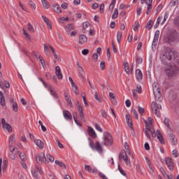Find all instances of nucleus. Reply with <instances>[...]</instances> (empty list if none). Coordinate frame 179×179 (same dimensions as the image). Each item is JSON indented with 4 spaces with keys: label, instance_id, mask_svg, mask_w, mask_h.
Masks as SVG:
<instances>
[{
    "label": "nucleus",
    "instance_id": "nucleus-16",
    "mask_svg": "<svg viewBox=\"0 0 179 179\" xmlns=\"http://www.w3.org/2000/svg\"><path fill=\"white\" fill-rule=\"evenodd\" d=\"M94 149H96V152L98 153H100V155H101L103 153V148H101V145H100V142L96 141L95 143Z\"/></svg>",
    "mask_w": 179,
    "mask_h": 179
},
{
    "label": "nucleus",
    "instance_id": "nucleus-61",
    "mask_svg": "<svg viewBox=\"0 0 179 179\" xmlns=\"http://www.w3.org/2000/svg\"><path fill=\"white\" fill-rule=\"evenodd\" d=\"M95 128H96V131H99V132H103V129H101L100 125H99V124H97V123L95 124Z\"/></svg>",
    "mask_w": 179,
    "mask_h": 179
},
{
    "label": "nucleus",
    "instance_id": "nucleus-48",
    "mask_svg": "<svg viewBox=\"0 0 179 179\" xmlns=\"http://www.w3.org/2000/svg\"><path fill=\"white\" fill-rule=\"evenodd\" d=\"M145 129L151 132V134L155 132V129H153V124H151L149 127H146Z\"/></svg>",
    "mask_w": 179,
    "mask_h": 179
},
{
    "label": "nucleus",
    "instance_id": "nucleus-37",
    "mask_svg": "<svg viewBox=\"0 0 179 179\" xmlns=\"http://www.w3.org/2000/svg\"><path fill=\"white\" fill-rule=\"evenodd\" d=\"M8 149L10 153H15V150H17V147L8 145Z\"/></svg>",
    "mask_w": 179,
    "mask_h": 179
},
{
    "label": "nucleus",
    "instance_id": "nucleus-39",
    "mask_svg": "<svg viewBox=\"0 0 179 179\" xmlns=\"http://www.w3.org/2000/svg\"><path fill=\"white\" fill-rule=\"evenodd\" d=\"M28 31H30L31 33H34V27H33V25H31V23H28V27H27Z\"/></svg>",
    "mask_w": 179,
    "mask_h": 179
},
{
    "label": "nucleus",
    "instance_id": "nucleus-49",
    "mask_svg": "<svg viewBox=\"0 0 179 179\" xmlns=\"http://www.w3.org/2000/svg\"><path fill=\"white\" fill-rule=\"evenodd\" d=\"M106 54H107V57H108V60L110 61L111 59V52L110 51V48H107Z\"/></svg>",
    "mask_w": 179,
    "mask_h": 179
},
{
    "label": "nucleus",
    "instance_id": "nucleus-62",
    "mask_svg": "<svg viewBox=\"0 0 179 179\" xmlns=\"http://www.w3.org/2000/svg\"><path fill=\"white\" fill-rule=\"evenodd\" d=\"M138 113H140V114L141 115H143V113H145V108H142L141 106H138Z\"/></svg>",
    "mask_w": 179,
    "mask_h": 179
},
{
    "label": "nucleus",
    "instance_id": "nucleus-32",
    "mask_svg": "<svg viewBox=\"0 0 179 179\" xmlns=\"http://www.w3.org/2000/svg\"><path fill=\"white\" fill-rule=\"evenodd\" d=\"M121 38H122V32L117 31V41L118 44H120V43L121 41Z\"/></svg>",
    "mask_w": 179,
    "mask_h": 179
},
{
    "label": "nucleus",
    "instance_id": "nucleus-9",
    "mask_svg": "<svg viewBox=\"0 0 179 179\" xmlns=\"http://www.w3.org/2000/svg\"><path fill=\"white\" fill-rule=\"evenodd\" d=\"M153 2V0H146L145 3L148 6H147V12L146 15H150V13L152 12V3Z\"/></svg>",
    "mask_w": 179,
    "mask_h": 179
},
{
    "label": "nucleus",
    "instance_id": "nucleus-50",
    "mask_svg": "<svg viewBox=\"0 0 179 179\" xmlns=\"http://www.w3.org/2000/svg\"><path fill=\"white\" fill-rule=\"evenodd\" d=\"M8 157L10 159H11V160H15L16 159V154L15 152H10L8 155Z\"/></svg>",
    "mask_w": 179,
    "mask_h": 179
},
{
    "label": "nucleus",
    "instance_id": "nucleus-56",
    "mask_svg": "<svg viewBox=\"0 0 179 179\" xmlns=\"http://www.w3.org/2000/svg\"><path fill=\"white\" fill-rule=\"evenodd\" d=\"M46 156H47L48 160H50V162H54L55 160V158H54V157H52L50 154H47Z\"/></svg>",
    "mask_w": 179,
    "mask_h": 179
},
{
    "label": "nucleus",
    "instance_id": "nucleus-58",
    "mask_svg": "<svg viewBox=\"0 0 179 179\" xmlns=\"http://www.w3.org/2000/svg\"><path fill=\"white\" fill-rule=\"evenodd\" d=\"M101 114L102 117H103V118H106V120H107V112H106L105 110H101Z\"/></svg>",
    "mask_w": 179,
    "mask_h": 179
},
{
    "label": "nucleus",
    "instance_id": "nucleus-6",
    "mask_svg": "<svg viewBox=\"0 0 179 179\" xmlns=\"http://www.w3.org/2000/svg\"><path fill=\"white\" fill-rule=\"evenodd\" d=\"M122 159L125 162L127 166H131V161L128 159V155L125 150H122L119 154V160H122Z\"/></svg>",
    "mask_w": 179,
    "mask_h": 179
},
{
    "label": "nucleus",
    "instance_id": "nucleus-41",
    "mask_svg": "<svg viewBox=\"0 0 179 179\" xmlns=\"http://www.w3.org/2000/svg\"><path fill=\"white\" fill-rule=\"evenodd\" d=\"M173 24H175V26L179 29V15L176 17V18L173 20Z\"/></svg>",
    "mask_w": 179,
    "mask_h": 179
},
{
    "label": "nucleus",
    "instance_id": "nucleus-5",
    "mask_svg": "<svg viewBox=\"0 0 179 179\" xmlns=\"http://www.w3.org/2000/svg\"><path fill=\"white\" fill-rule=\"evenodd\" d=\"M151 108L155 115L159 118L160 117V110H162V105H157V103L156 101H152L151 105Z\"/></svg>",
    "mask_w": 179,
    "mask_h": 179
},
{
    "label": "nucleus",
    "instance_id": "nucleus-21",
    "mask_svg": "<svg viewBox=\"0 0 179 179\" xmlns=\"http://www.w3.org/2000/svg\"><path fill=\"white\" fill-rule=\"evenodd\" d=\"M42 18L43 19L45 23L47 24V26H48L49 29L50 30H52V26H51V22H50V20L44 16V15H42Z\"/></svg>",
    "mask_w": 179,
    "mask_h": 179
},
{
    "label": "nucleus",
    "instance_id": "nucleus-18",
    "mask_svg": "<svg viewBox=\"0 0 179 179\" xmlns=\"http://www.w3.org/2000/svg\"><path fill=\"white\" fill-rule=\"evenodd\" d=\"M34 142L39 149H44V142H43L41 140L36 139L34 141Z\"/></svg>",
    "mask_w": 179,
    "mask_h": 179
},
{
    "label": "nucleus",
    "instance_id": "nucleus-17",
    "mask_svg": "<svg viewBox=\"0 0 179 179\" xmlns=\"http://www.w3.org/2000/svg\"><path fill=\"white\" fill-rule=\"evenodd\" d=\"M52 7L54 12H55L56 13H62V10H61V6H59V4L54 3L52 5Z\"/></svg>",
    "mask_w": 179,
    "mask_h": 179
},
{
    "label": "nucleus",
    "instance_id": "nucleus-13",
    "mask_svg": "<svg viewBox=\"0 0 179 179\" xmlns=\"http://www.w3.org/2000/svg\"><path fill=\"white\" fill-rule=\"evenodd\" d=\"M126 121L127 124H128V126L131 128V129L134 130V127H132L134 124L132 123V119L131 118V115L129 114L126 115Z\"/></svg>",
    "mask_w": 179,
    "mask_h": 179
},
{
    "label": "nucleus",
    "instance_id": "nucleus-20",
    "mask_svg": "<svg viewBox=\"0 0 179 179\" xmlns=\"http://www.w3.org/2000/svg\"><path fill=\"white\" fill-rule=\"evenodd\" d=\"M136 77L137 80H142V78H143V74H142V71L139 69L136 70Z\"/></svg>",
    "mask_w": 179,
    "mask_h": 179
},
{
    "label": "nucleus",
    "instance_id": "nucleus-44",
    "mask_svg": "<svg viewBox=\"0 0 179 179\" xmlns=\"http://www.w3.org/2000/svg\"><path fill=\"white\" fill-rule=\"evenodd\" d=\"M29 6L31 8V9H34V10H36V3H34V2H33V1H29L28 2Z\"/></svg>",
    "mask_w": 179,
    "mask_h": 179
},
{
    "label": "nucleus",
    "instance_id": "nucleus-45",
    "mask_svg": "<svg viewBox=\"0 0 179 179\" xmlns=\"http://www.w3.org/2000/svg\"><path fill=\"white\" fill-rule=\"evenodd\" d=\"M92 58H93V61L94 62H97L99 61V54L97 53H94L92 55Z\"/></svg>",
    "mask_w": 179,
    "mask_h": 179
},
{
    "label": "nucleus",
    "instance_id": "nucleus-51",
    "mask_svg": "<svg viewBox=\"0 0 179 179\" xmlns=\"http://www.w3.org/2000/svg\"><path fill=\"white\" fill-rule=\"evenodd\" d=\"M90 140V148H92V149H94L96 144H94V141H93V140H91L90 138H89Z\"/></svg>",
    "mask_w": 179,
    "mask_h": 179
},
{
    "label": "nucleus",
    "instance_id": "nucleus-53",
    "mask_svg": "<svg viewBox=\"0 0 179 179\" xmlns=\"http://www.w3.org/2000/svg\"><path fill=\"white\" fill-rule=\"evenodd\" d=\"M118 170L122 176H127V173H125V171H124V169H122V168H121V166L120 164L118 165Z\"/></svg>",
    "mask_w": 179,
    "mask_h": 179
},
{
    "label": "nucleus",
    "instance_id": "nucleus-60",
    "mask_svg": "<svg viewBox=\"0 0 179 179\" xmlns=\"http://www.w3.org/2000/svg\"><path fill=\"white\" fill-rule=\"evenodd\" d=\"M159 36H160V31H156L154 40H159Z\"/></svg>",
    "mask_w": 179,
    "mask_h": 179
},
{
    "label": "nucleus",
    "instance_id": "nucleus-30",
    "mask_svg": "<svg viewBox=\"0 0 179 179\" xmlns=\"http://www.w3.org/2000/svg\"><path fill=\"white\" fill-rule=\"evenodd\" d=\"M22 31L25 38H27L29 40V41H31V38L30 37V35L26 31V29H24V28L22 29Z\"/></svg>",
    "mask_w": 179,
    "mask_h": 179
},
{
    "label": "nucleus",
    "instance_id": "nucleus-28",
    "mask_svg": "<svg viewBox=\"0 0 179 179\" xmlns=\"http://www.w3.org/2000/svg\"><path fill=\"white\" fill-rule=\"evenodd\" d=\"M41 2L43 3V8H45L46 9H50V3H48L47 0H41Z\"/></svg>",
    "mask_w": 179,
    "mask_h": 179
},
{
    "label": "nucleus",
    "instance_id": "nucleus-55",
    "mask_svg": "<svg viewBox=\"0 0 179 179\" xmlns=\"http://www.w3.org/2000/svg\"><path fill=\"white\" fill-rule=\"evenodd\" d=\"M131 113H133V114H134V117H135V118H136V120H139V116H138V112H136V110L133 109V110H131Z\"/></svg>",
    "mask_w": 179,
    "mask_h": 179
},
{
    "label": "nucleus",
    "instance_id": "nucleus-36",
    "mask_svg": "<svg viewBox=\"0 0 179 179\" xmlns=\"http://www.w3.org/2000/svg\"><path fill=\"white\" fill-rule=\"evenodd\" d=\"M90 26V23H89V22L86 21V22H83V32L85 33V29H87Z\"/></svg>",
    "mask_w": 179,
    "mask_h": 179
},
{
    "label": "nucleus",
    "instance_id": "nucleus-52",
    "mask_svg": "<svg viewBox=\"0 0 179 179\" xmlns=\"http://www.w3.org/2000/svg\"><path fill=\"white\" fill-rule=\"evenodd\" d=\"M100 68H101V71H104L106 69V62H104V61L101 62Z\"/></svg>",
    "mask_w": 179,
    "mask_h": 179
},
{
    "label": "nucleus",
    "instance_id": "nucleus-46",
    "mask_svg": "<svg viewBox=\"0 0 179 179\" xmlns=\"http://www.w3.org/2000/svg\"><path fill=\"white\" fill-rule=\"evenodd\" d=\"M170 120L167 117H166L164 120V123L168 127L169 129H170Z\"/></svg>",
    "mask_w": 179,
    "mask_h": 179
},
{
    "label": "nucleus",
    "instance_id": "nucleus-15",
    "mask_svg": "<svg viewBox=\"0 0 179 179\" xmlns=\"http://www.w3.org/2000/svg\"><path fill=\"white\" fill-rule=\"evenodd\" d=\"M88 134L91 138H97V134H96V131L92 128V127H88Z\"/></svg>",
    "mask_w": 179,
    "mask_h": 179
},
{
    "label": "nucleus",
    "instance_id": "nucleus-38",
    "mask_svg": "<svg viewBox=\"0 0 179 179\" xmlns=\"http://www.w3.org/2000/svg\"><path fill=\"white\" fill-rule=\"evenodd\" d=\"M8 149L10 153H15V150H17V147L8 145Z\"/></svg>",
    "mask_w": 179,
    "mask_h": 179
},
{
    "label": "nucleus",
    "instance_id": "nucleus-59",
    "mask_svg": "<svg viewBox=\"0 0 179 179\" xmlns=\"http://www.w3.org/2000/svg\"><path fill=\"white\" fill-rule=\"evenodd\" d=\"M124 71L127 73H129V64L128 63H125L124 64Z\"/></svg>",
    "mask_w": 179,
    "mask_h": 179
},
{
    "label": "nucleus",
    "instance_id": "nucleus-8",
    "mask_svg": "<svg viewBox=\"0 0 179 179\" xmlns=\"http://www.w3.org/2000/svg\"><path fill=\"white\" fill-rule=\"evenodd\" d=\"M165 160H166V164L168 166V169L170 170V171H173V170H174V165L173 164L171 158L166 157Z\"/></svg>",
    "mask_w": 179,
    "mask_h": 179
},
{
    "label": "nucleus",
    "instance_id": "nucleus-22",
    "mask_svg": "<svg viewBox=\"0 0 179 179\" xmlns=\"http://www.w3.org/2000/svg\"><path fill=\"white\" fill-rule=\"evenodd\" d=\"M169 139L171 141L172 145H177V139H176V136L173 134H169Z\"/></svg>",
    "mask_w": 179,
    "mask_h": 179
},
{
    "label": "nucleus",
    "instance_id": "nucleus-33",
    "mask_svg": "<svg viewBox=\"0 0 179 179\" xmlns=\"http://www.w3.org/2000/svg\"><path fill=\"white\" fill-rule=\"evenodd\" d=\"M76 115H78V113L77 112H75L73 114V120L76 122V124L77 125H78V127H82V124L81 123H79V122H78V120H76Z\"/></svg>",
    "mask_w": 179,
    "mask_h": 179
},
{
    "label": "nucleus",
    "instance_id": "nucleus-29",
    "mask_svg": "<svg viewBox=\"0 0 179 179\" xmlns=\"http://www.w3.org/2000/svg\"><path fill=\"white\" fill-rule=\"evenodd\" d=\"M55 164H57L59 167H64V169H66V165H65V164H64V162H62L59 160H56L55 161Z\"/></svg>",
    "mask_w": 179,
    "mask_h": 179
},
{
    "label": "nucleus",
    "instance_id": "nucleus-3",
    "mask_svg": "<svg viewBox=\"0 0 179 179\" xmlns=\"http://www.w3.org/2000/svg\"><path fill=\"white\" fill-rule=\"evenodd\" d=\"M165 72L167 76H177L179 73V68L175 64H170L169 68L165 70Z\"/></svg>",
    "mask_w": 179,
    "mask_h": 179
},
{
    "label": "nucleus",
    "instance_id": "nucleus-7",
    "mask_svg": "<svg viewBox=\"0 0 179 179\" xmlns=\"http://www.w3.org/2000/svg\"><path fill=\"white\" fill-rule=\"evenodd\" d=\"M36 160L38 164H41L43 162L45 163V164H48V161L47 160V158L45 157V155L44 153L41 152V154L36 155Z\"/></svg>",
    "mask_w": 179,
    "mask_h": 179
},
{
    "label": "nucleus",
    "instance_id": "nucleus-54",
    "mask_svg": "<svg viewBox=\"0 0 179 179\" xmlns=\"http://www.w3.org/2000/svg\"><path fill=\"white\" fill-rule=\"evenodd\" d=\"M178 3H179V0H172L171 1V6H176L178 5Z\"/></svg>",
    "mask_w": 179,
    "mask_h": 179
},
{
    "label": "nucleus",
    "instance_id": "nucleus-19",
    "mask_svg": "<svg viewBox=\"0 0 179 179\" xmlns=\"http://www.w3.org/2000/svg\"><path fill=\"white\" fill-rule=\"evenodd\" d=\"M0 104L3 107H5L6 106V102L5 101V96H3V93L0 91Z\"/></svg>",
    "mask_w": 179,
    "mask_h": 179
},
{
    "label": "nucleus",
    "instance_id": "nucleus-11",
    "mask_svg": "<svg viewBox=\"0 0 179 179\" xmlns=\"http://www.w3.org/2000/svg\"><path fill=\"white\" fill-rule=\"evenodd\" d=\"M153 93L157 101H162V100H163V96H162V92H160V90L159 91H155Z\"/></svg>",
    "mask_w": 179,
    "mask_h": 179
},
{
    "label": "nucleus",
    "instance_id": "nucleus-4",
    "mask_svg": "<svg viewBox=\"0 0 179 179\" xmlns=\"http://www.w3.org/2000/svg\"><path fill=\"white\" fill-rule=\"evenodd\" d=\"M103 137L104 142L103 145H104V146H113V142H114V141L113 140L111 134L108 132H105L103 133Z\"/></svg>",
    "mask_w": 179,
    "mask_h": 179
},
{
    "label": "nucleus",
    "instance_id": "nucleus-1",
    "mask_svg": "<svg viewBox=\"0 0 179 179\" xmlns=\"http://www.w3.org/2000/svg\"><path fill=\"white\" fill-rule=\"evenodd\" d=\"M178 58H179L178 52L173 51L169 48L165 50L164 53L161 57L162 62L165 64H169V62L171 61V59L178 63L179 62Z\"/></svg>",
    "mask_w": 179,
    "mask_h": 179
},
{
    "label": "nucleus",
    "instance_id": "nucleus-26",
    "mask_svg": "<svg viewBox=\"0 0 179 179\" xmlns=\"http://www.w3.org/2000/svg\"><path fill=\"white\" fill-rule=\"evenodd\" d=\"M73 29H74L73 24H68V25L66 27V31L67 33H71V30H73Z\"/></svg>",
    "mask_w": 179,
    "mask_h": 179
},
{
    "label": "nucleus",
    "instance_id": "nucleus-40",
    "mask_svg": "<svg viewBox=\"0 0 179 179\" xmlns=\"http://www.w3.org/2000/svg\"><path fill=\"white\" fill-rule=\"evenodd\" d=\"M117 17H118V9L115 8L113 15H112V19H117Z\"/></svg>",
    "mask_w": 179,
    "mask_h": 179
},
{
    "label": "nucleus",
    "instance_id": "nucleus-14",
    "mask_svg": "<svg viewBox=\"0 0 179 179\" xmlns=\"http://www.w3.org/2000/svg\"><path fill=\"white\" fill-rule=\"evenodd\" d=\"M63 115L65 120L71 121L72 120V114L69 110H63Z\"/></svg>",
    "mask_w": 179,
    "mask_h": 179
},
{
    "label": "nucleus",
    "instance_id": "nucleus-57",
    "mask_svg": "<svg viewBox=\"0 0 179 179\" xmlns=\"http://www.w3.org/2000/svg\"><path fill=\"white\" fill-rule=\"evenodd\" d=\"M13 111H15V113H17V102H14L13 104Z\"/></svg>",
    "mask_w": 179,
    "mask_h": 179
},
{
    "label": "nucleus",
    "instance_id": "nucleus-35",
    "mask_svg": "<svg viewBox=\"0 0 179 179\" xmlns=\"http://www.w3.org/2000/svg\"><path fill=\"white\" fill-rule=\"evenodd\" d=\"M69 80L71 83L72 87H74V89L77 90L78 85H76V84H75V82H73V79H72V77H69Z\"/></svg>",
    "mask_w": 179,
    "mask_h": 179
},
{
    "label": "nucleus",
    "instance_id": "nucleus-31",
    "mask_svg": "<svg viewBox=\"0 0 179 179\" xmlns=\"http://www.w3.org/2000/svg\"><path fill=\"white\" fill-rule=\"evenodd\" d=\"M152 87H153V92H158L159 90H160V87H159V84H157V83H155L152 85Z\"/></svg>",
    "mask_w": 179,
    "mask_h": 179
},
{
    "label": "nucleus",
    "instance_id": "nucleus-47",
    "mask_svg": "<svg viewBox=\"0 0 179 179\" xmlns=\"http://www.w3.org/2000/svg\"><path fill=\"white\" fill-rule=\"evenodd\" d=\"M163 19V17H159L157 20V23L155 24V25L154 26V29H157V27H159V25L160 24V20Z\"/></svg>",
    "mask_w": 179,
    "mask_h": 179
},
{
    "label": "nucleus",
    "instance_id": "nucleus-63",
    "mask_svg": "<svg viewBox=\"0 0 179 179\" xmlns=\"http://www.w3.org/2000/svg\"><path fill=\"white\" fill-rule=\"evenodd\" d=\"M153 21L152 20H149L148 22L147 23V29H148V30H150V29H152V22Z\"/></svg>",
    "mask_w": 179,
    "mask_h": 179
},
{
    "label": "nucleus",
    "instance_id": "nucleus-10",
    "mask_svg": "<svg viewBox=\"0 0 179 179\" xmlns=\"http://www.w3.org/2000/svg\"><path fill=\"white\" fill-rule=\"evenodd\" d=\"M55 73H56V76L58 77V79L59 80L63 79L64 76L62 75V72L61 71V68L59 66L55 67Z\"/></svg>",
    "mask_w": 179,
    "mask_h": 179
},
{
    "label": "nucleus",
    "instance_id": "nucleus-27",
    "mask_svg": "<svg viewBox=\"0 0 179 179\" xmlns=\"http://www.w3.org/2000/svg\"><path fill=\"white\" fill-rule=\"evenodd\" d=\"M157 136L162 145H166V141H164V137H163V134L157 135Z\"/></svg>",
    "mask_w": 179,
    "mask_h": 179
},
{
    "label": "nucleus",
    "instance_id": "nucleus-12",
    "mask_svg": "<svg viewBox=\"0 0 179 179\" xmlns=\"http://www.w3.org/2000/svg\"><path fill=\"white\" fill-rule=\"evenodd\" d=\"M78 43L80 45H83V44L87 43V37L83 34L80 35Z\"/></svg>",
    "mask_w": 179,
    "mask_h": 179
},
{
    "label": "nucleus",
    "instance_id": "nucleus-43",
    "mask_svg": "<svg viewBox=\"0 0 179 179\" xmlns=\"http://www.w3.org/2000/svg\"><path fill=\"white\" fill-rule=\"evenodd\" d=\"M6 129L8 132H12L13 129H12V126H10V124H9V123H6V124L5 125V128L4 129Z\"/></svg>",
    "mask_w": 179,
    "mask_h": 179
},
{
    "label": "nucleus",
    "instance_id": "nucleus-64",
    "mask_svg": "<svg viewBox=\"0 0 179 179\" xmlns=\"http://www.w3.org/2000/svg\"><path fill=\"white\" fill-rule=\"evenodd\" d=\"M136 62L137 64H142V62H143V59L142 57H138L136 59Z\"/></svg>",
    "mask_w": 179,
    "mask_h": 179
},
{
    "label": "nucleus",
    "instance_id": "nucleus-34",
    "mask_svg": "<svg viewBox=\"0 0 179 179\" xmlns=\"http://www.w3.org/2000/svg\"><path fill=\"white\" fill-rule=\"evenodd\" d=\"M19 157L21 159L22 162H26L27 160L26 154H24V152H20Z\"/></svg>",
    "mask_w": 179,
    "mask_h": 179
},
{
    "label": "nucleus",
    "instance_id": "nucleus-2",
    "mask_svg": "<svg viewBox=\"0 0 179 179\" xmlns=\"http://www.w3.org/2000/svg\"><path fill=\"white\" fill-rule=\"evenodd\" d=\"M179 36L175 30L169 31L166 35V42L169 44H173V43H178Z\"/></svg>",
    "mask_w": 179,
    "mask_h": 179
},
{
    "label": "nucleus",
    "instance_id": "nucleus-23",
    "mask_svg": "<svg viewBox=\"0 0 179 179\" xmlns=\"http://www.w3.org/2000/svg\"><path fill=\"white\" fill-rule=\"evenodd\" d=\"M49 47H50V50H52V52L53 53V55H54L55 58L56 59H59L61 61V57H58V55L55 52V50L54 49V48L51 45H50Z\"/></svg>",
    "mask_w": 179,
    "mask_h": 179
},
{
    "label": "nucleus",
    "instance_id": "nucleus-42",
    "mask_svg": "<svg viewBox=\"0 0 179 179\" xmlns=\"http://www.w3.org/2000/svg\"><path fill=\"white\" fill-rule=\"evenodd\" d=\"M43 47H44L45 54H46V55H48V54H50V49L48 48V45H47L45 43H44Z\"/></svg>",
    "mask_w": 179,
    "mask_h": 179
},
{
    "label": "nucleus",
    "instance_id": "nucleus-24",
    "mask_svg": "<svg viewBox=\"0 0 179 179\" xmlns=\"http://www.w3.org/2000/svg\"><path fill=\"white\" fill-rule=\"evenodd\" d=\"M48 90L51 93L52 96L55 97V99H58V94H57V92L54 90H52V87H50Z\"/></svg>",
    "mask_w": 179,
    "mask_h": 179
},
{
    "label": "nucleus",
    "instance_id": "nucleus-25",
    "mask_svg": "<svg viewBox=\"0 0 179 179\" xmlns=\"http://www.w3.org/2000/svg\"><path fill=\"white\" fill-rule=\"evenodd\" d=\"M16 138L15 137V135L12 134L9 138V143L8 145L10 146L13 145V142H15Z\"/></svg>",
    "mask_w": 179,
    "mask_h": 179
}]
</instances>
